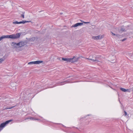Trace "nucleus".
I'll return each instance as SVG.
<instances>
[{
    "label": "nucleus",
    "instance_id": "393cba45",
    "mask_svg": "<svg viewBox=\"0 0 133 133\" xmlns=\"http://www.w3.org/2000/svg\"><path fill=\"white\" fill-rule=\"evenodd\" d=\"M83 23H84L85 24H87V23H89V22H83Z\"/></svg>",
    "mask_w": 133,
    "mask_h": 133
},
{
    "label": "nucleus",
    "instance_id": "aec40b11",
    "mask_svg": "<svg viewBox=\"0 0 133 133\" xmlns=\"http://www.w3.org/2000/svg\"><path fill=\"white\" fill-rule=\"evenodd\" d=\"M4 59L3 58L0 59V63H1L3 61H4Z\"/></svg>",
    "mask_w": 133,
    "mask_h": 133
},
{
    "label": "nucleus",
    "instance_id": "a211bd4d",
    "mask_svg": "<svg viewBox=\"0 0 133 133\" xmlns=\"http://www.w3.org/2000/svg\"><path fill=\"white\" fill-rule=\"evenodd\" d=\"M33 64H35V63H34V61L31 62H29L28 63V64H29V65Z\"/></svg>",
    "mask_w": 133,
    "mask_h": 133
},
{
    "label": "nucleus",
    "instance_id": "f257e3e1",
    "mask_svg": "<svg viewBox=\"0 0 133 133\" xmlns=\"http://www.w3.org/2000/svg\"><path fill=\"white\" fill-rule=\"evenodd\" d=\"M21 35L19 33H17L16 34H13L7 35H3L0 37V41L5 38H10L15 39L19 38Z\"/></svg>",
    "mask_w": 133,
    "mask_h": 133
},
{
    "label": "nucleus",
    "instance_id": "4be33fe9",
    "mask_svg": "<svg viewBox=\"0 0 133 133\" xmlns=\"http://www.w3.org/2000/svg\"><path fill=\"white\" fill-rule=\"evenodd\" d=\"M117 37H119V36H120V35H119V34H116V35H115Z\"/></svg>",
    "mask_w": 133,
    "mask_h": 133
},
{
    "label": "nucleus",
    "instance_id": "5701e85b",
    "mask_svg": "<svg viewBox=\"0 0 133 133\" xmlns=\"http://www.w3.org/2000/svg\"><path fill=\"white\" fill-rule=\"evenodd\" d=\"M124 113H125V114H124L125 116L127 115V112L125 111H124Z\"/></svg>",
    "mask_w": 133,
    "mask_h": 133
},
{
    "label": "nucleus",
    "instance_id": "dca6fc26",
    "mask_svg": "<svg viewBox=\"0 0 133 133\" xmlns=\"http://www.w3.org/2000/svg\"><path fill=\"white\" fill-rule=\"evenodd\" d=\"M31 22V21H22V23L23 24H24L25 23H29V22Z\"/></svg>",
    "mask_w": 133,
    "mask_h": 133
},
{
    "label": "nucleus",
    "instance_id": "7ed1b4c3",
    "mask_svg": "<svg viewBox=\"0 0 133 133\" xmlns=\"http://www.w3.org/2000/svg\"><path fill=\"white\" fill-rule=\"evenodd\" d=\"M12 121V120H10L6 121L4 123H1L0 125V131L3 129V128L5 125L9 123L10 122Z\"/></svg>",
    "mask_w": 133,
    "mask_h": 133
},
{
    "label": "nucleus",
    "instance_id": "412c9836",
    "mask_svg": "<svg viewBox=\"0 0 133 133\" xmlns=\"http://www.w3.org/2000/svg\"><path fill=\"white\" fill-rule=\"evenodd\" d=\"M21 17L23 18H24V14H22L21 15Z\"/></svg>",
    "mask_w": 133,
    "mask_h": 133
},
{
    "label": "nucleus",
    "instance_id": "a878e982",
    "mask_svg": "<svg viewBox=\"0 0 133 133\" xmlns=\"http://www.w3.org/2000/svg\"><path fill=\"white\" fill-rule=\"evenodd\" d=\"M111 33H112V35H113L115 36L116 35V34H114V33H113V32H111Z\"/></svg>",
    "mask_w": 133,
    "mask_h": 133
},
{
    "label": "nucleus",
    "instance_id": "c85d7f7f",
    "mask_svg": "<svg viewBox=\"0 0 133 133\" xmlns=\"http://www.w3.org/2000/svg\"><path fill=\"white\" fill-rule=\"evenodd\" d=\"M58 124H61V125H62L61 124V123H57Z\"/></svg>",
    "mask_w": 133,
    "mask_h": 133
},
{
    "label": "nucleus",
    "instance_id": "2f4dec72",
    "mask_svg": "<svg viewBox=\"0 0 133 133\" xmlns=\"http://www.w3.org/2000/svg\"><path fill=\"white\" fill-rule=\"evenodd\" d=\"M38 92H36V93H38Z\"/></svg>",
    "mask_w": 133,
    "mask_h": 133
},
{
    "label": "nucleus",
    "instance_id": "cd10ccee",
    "mask_svg": "<svg viewBox=\"0 0 133 133\" xmlns=\"http://www.w3.org/2000/svg\"><path fill=\"white\" fill-rule=\"evenodd\" d=\"M38 88H40V87H41V86H38Z\"/></svg>",
    "mask_w": 133,
    "mask_h": 133
},
{
    "label": "nucleus",
    "instance_id": "20e7f679",
    "mask_svg": "<svg viewBox=\"0 0 133 133\" xmlns=\"http://www.w3.org/2000/svg\"><path fill=\"white\" fill-rule=\"evenodd\" d=\"M72 82L71 81L70 79L68 81H66L63 82H58L57 83V85H63L66 83H70Z\"/></svg>",
    "mask_w": 133,
    "mask_h": 133
},
{
    "label": "nucleus",
    "instance_id": "1a4fd4ad",
    "mask_svg": "<svg viewBox=\"0 0 133 133\" xmlns=\"http://www.w3.org/2000/svg\"><path fill=\"white\" fill-rule=\"evenodd\" d=\"M85 58L87 59H88L89 60H90L92 61V62L93 63H97V62H98L99 61L98 60L96 59H92L91 58Z\"/></svg>",
    "mask_w": 133,
    "mask_h": 133
},
{
    "label": "nucleus",
    "instance_id": "f8f14e48",
    "mask_svg": "<svg viewBox=\"0 0 133 133\" xmlns=\"http://www.w3.org/2000/svg\"><path fill=\"white\" fill-rule=\"evenodd\" d=\"M13 23L14 24H19L21 23H22V21H21L20 22H18L17 21H15L13 22Z\"/></svg>",
    "mask_w": 133,
    "mask_h": 133
},
{
    "label": "nucleus",
    "instance_id": "2eb2a0df",
    "mask_svg": "<svg viewBox=\"0 0 133 133\" xmlns=\"http://www.w3.org/2000/svg\"><path fill=\"white\" fill-rule=\"evenodd\" d=\"M92 39L95 40L99 39L97 36H93L92 37Z\"/></svg>",
    "mask_w": 133,
    "mask_h": 133
},
{
    "label": "nucleus",
    "instance_id": "9d476101",
    "mask_svg": "<svg viewBox=\"0 0 133 133\" xmlns=\"http://www.w3.org/2000/svg\"><path fill=\"white\" fill-rule=\"evenodd\" d=\"M30 90H27L26 91V94L27 95H28V93H29V94H31L32 93H34L36 92L35 91H33L32 92H30Z\"/></svg>",
    "mask_w": 133,
    "mask_h": 133
},
{
    "label": "nucleus",
    "instance_id": "9b49d317",
    "mask_svg": "<svg viewBox=\"0 0 133 133\" xmlns=\"http://www.w3.org/2000/svg\"><path fill=\"white\" fill-rule=\"evenodd\" d=\"M43 62V61H34L35 64H38L42 63Z\"/></svg>",
    "mask_w": 133,
    "mask_h": 133
},
{
    "label": "nucleus",
    "instance_id": "6e6552de",
    "mask_svg": "<svg viewBox=\"0 0 133 133\" xmlns=\"http://www.w3.org/2000/svg\"><path fill=\"white\" fill-rule=\"evenodd\" d=\"M83 24V23H78L74 24L73 26H72L74 27H75L81 25Z\"/></svg>",
    "mask_w": 133,
    "mask_h": 133
},
{
    "label": "nucleus",
    "instance_id": "f3484780",
    "mask_svg": "<svg viewBox=\"0 0 133 133\" xmlns=\"http://www.w3.org/2000/svg\"><path fill=\"white\" fill-rule=\"evenodd\" d=\"M121 31H125L126 30H125L124 27H122L121 29Z\"/></svg>",
    "mask_w": 133,
    "mask_h": 133
},
{
    "label": "nucleus",
    "instance_id": "f03ea898",
    "mask_svg": "<svg viewBox=\"0 0 133 133\" xmlns=\"http://www.w3.org/2000/svg\"><path fill=\"white\" fill-rule=\"evenodd\" d=\"M62 60L64 61H66L68 62L74 63L77 61L78 59V58L75 57V56H74L72 58H62Z\"/></svg>",
    "mask_w": 133,
    "mask_h": 133
},
{
    "label": "nucleus",
    "instance_id": "423d86ee",
    "mask_svg": "<svg viewBox=\"0 0 133 133\" xmlns=\"http://www.w3.org/2000/svg\"><path fill=\"white\" fill-rule=\"evenodd\" d=\"M11 46L14 48H18V44L17 43L14 42H12L11 44Z\"/></svg>",
    "mask_w": 133,
    "mask_h": 133
},
{
    "label": "nucleus",
    "instance_id": "0eeeda50",
    "mask_svg": "<svg viewBox=\"0 0 133 133\" xmlns=\"http://www.w3.org/2000/svg\"><path fill=\"white\" fill-rule=\"evenodd\" d=\"M29 119L31 120H40V119L36 118H34L32 117H30L27 118L25 119Z\"/></svg>",
    "mask_w": 133,
    "mask_h": 133
},
{
    "label": "nucleus",
    "instance_id": "ddd939ff",
    "mask_svg": "<svg viewBox=\"0 0 133 133\" xmlns=\"http://www.w3.org/2000/svg\"><path fill=\"white\" fill-rule=\"evenodd\" d=\"M16 105H14V106H12V107H7L6 108H5L4 110H6V109H12V108H14L15 107H16Z\"/></svg>",
    "mask_w": 133,
    "mask_h": 133
},
{
    "label": "nucleus",
    "instance_id": "4468645a",
    "mask_svg": "<svg viewBox=\"0 0 133 133\" xmlns=\"http://www.w3.org/2000/svg\"><path fill=\"white\" fill-rule=\"evenodd\" d=\"M120 89L121 91L124 92H126L128 90V89L126 90L125 89L123 88H120Z\"/></svg>",
    "mask_w": 133,
    "mask_h": 133
},
{
    "label": "nucleus",
    "instance_id": "6ab92c4d",
    "mask_svg": "<svg viewBox=\"0 0 133 133\" xmlns=\"http://www.w3.org/2000/svg\"><path fill=\"white\" fill-rule=\"evenodd\" d=\"M97 37L99 39H101L103 37L102 35H99L97 36Z\"/></svg>",
    "mask_w": 133,
    "mask_h": 133
},
{
    "label": "nucleus",
    "instance_id": "7c9ffc66",
    "mask_svg": "<svg viewBox=\"0 0 133 133\" xmlns=\"http://www.w3.org/2000/svg\"><path fill=\"white\" fill-rule=\"evenodd\" d=\"M82 118H81V119H80V120H81V119H82Z\"/></svg>",
    "mask_w": 133,
    "mask_h": 133
},
{
    "label": "nucleus",
    "instance_id": "b1692460",
    "mask_svg": "<svg viewBox=\"0 0 133 133\" xmlns=\"http://www.w3.org/2000/svg\"><path fill=\"white\" fill-rule=\"evenodd\" d=\"M126 38H124L122 40V41H125L126 39Z\"/></svg>",
    "mask_w": 133,
    "mask_h": 133
},
{
    "label": "nucleus",
    "instance_id": "c756f323",
    "mask_svg": "<svg viewBox=\"0 0 133 133\" xmlns=\"http://www.w3.org/2000/svg\"><path fill=\"white\" fill-rule=\"evenodd\" d=\"M41 91V90H38L37 91H38V92H39V91Z\"/></svg>",
    "mask_w": 133,
    "mask_h": 133
},
{
    "label": "nucleus",
    "instance_id": "39448f33",
    "mask_svg": "<svg viewBox=\"0 0 133 133\" xmlns=\"http://www.w3.org/2000/svg\"><path fill=\"white\" fill-rule=\"evenodd\" d=\"M18 44V48L21 47L24 45V43L23 42L21 41L17 43Z\"/></svg>",
    "mask_w": 133,
    "mask_h": 133
},
{
    "label": "nucleus",
    "instance_id": "bb28decb",
    "mask_svg": "<svg viewBox=\"0 0 133 133\" xmlns=\"http://www.w3.org/2000/svg\"><path fill=\"white\" fill-rule=\"evenodd\" d=\"M89 115H87V116H86L85 117H84V118H86V117H87V116H89Z\"/></svg>",
    "mask_w": 133,
    "mask_h": 133
}]
</instances>
